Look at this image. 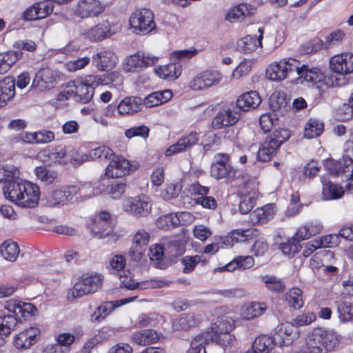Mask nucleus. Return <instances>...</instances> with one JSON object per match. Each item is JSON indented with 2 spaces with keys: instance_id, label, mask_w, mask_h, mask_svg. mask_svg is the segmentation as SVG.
<instances>
[{
  "instance_id": "09e8293b",
  "label": "nucleus",
  "mask_w": 353,
  "mask_h": 353,
  "mask_svg": "<svg viewBox=\"0 0 353 353\" xmlns=\"http://www.w3.org/2000/svg\"><path fill=\"white\" fill-rule=\"evenodd\" d=\"M0 252L6 260L13 262L19 256V248L16 242L7 240L1 245Z\"/></svg>"
},
{
  "instance_id": "2eb2a0df",
  "label": "nucleus",
  "mask_w": 353,
  "mask_h": 353,
  "mask_svg": "<svg viewBox=\"0 0 353 353\" xmlns=\"http://www.w3.org/2000/svg\"><path fill=\"white\" fill-rule=\"evenodd\" d=\"M330 69L334 73L346 75L353 72V54L343 52L332 57Z\"/></svg>"
},
{
  "instance_id": "864d4df0",
  "label": "nucleus",
  "mask_w": 353,
  "mask_h": 353,
  "mask_svg": "<svg viewBox=\"0 0 353 353\" xmlns=\"http://www.w3.org/2000/svg\"><path fill=\"white\" fill-rule=\"evenodd\" d=\"M77 189L74 196V201H83L89 198H91L94 194L103 191V189L99 188L95 190L91 183H85L81 187L74 185Z\"/></svg>"
},
{
  "instance_id": "8fccbe9b",
  "label": "nucleus",
  "mask_w": 353,
  "mask_h": 353,
  "mask_svg": "<svg viewBox=\"0 0 353 353\" xmlns=\"http://www.w3.org/2000/svg\"><path fill=\"white\" fill-rule=\"evenodd\" d=\"M21 52H7L0 53V73L7 72L11 67L19 60Z\"/></svg>"
},
{
  "instance_id": "2f4dec72",
  "label": "nucleus",
  "mask_w": 353,
  "mask_h": 353,
  "mask_svg": "<svg viewBox=\"0 0 353 353\" xmlns=\"http://www.w3.org/2000/svg\"><path fill=\"white\" fill-rule=\"evenodd\" d=\"M160 338L158 332L152 329L143 330L134 332L131 336V340L139 345H149L159 341Z\"/></svg>"
},
{
  "instance_id": "e433bc0d",
  "label": "nucleus",
  "mask_w": 353,
  "mask_h": 353,
  "mask_svg": "<svg viewBox=\"0 0 353 353\" xmlns=\"http://www.w3.org/2000/svg\"><path fill=\"white\" fill-rule=\"evenodd\" d=\"M68 148L65 146L59 145L52 149L43 150L40 153L42 161L47 163L61 162L65 157H68Z\"/></svg>"
},
{
  "instance_id": "c03bdc74",
  "label": "nucleus",
  "mask_w": 353,
  "mask_h": 353,
  "mask_svg": "<svg viewBox=\"0 0 353 353\" xmlns=\"http://www.w3.org/2000/svg\"><path fill=\"white\" fill-rule=\"evenodd\" d=\"M94 85L87 82L76 81L75 100L83 103L89 102L94 94Z\"/></svg>"
},
{
  "instance_id": "cd10ccee",
  "label": "nucleus",
  "mask_w": 353,
  "mask_h": 353,
  "mask_svg": "<svg viewBox=\"0 0 353 353\" xmlns=\"http://www.w3.org/2000/svg\"><path fill=\"white\" fill-rule=\"evenodd\" d=\"M261 103V97L256 91L247 92L236 100L237 107L244 112L256 108Z\"/></svg>"
},
{
  "instance_id": "f704fd0d",
  "label": "nucleus",
  "mask_w": 353,
  "mask_h": 353,
  "mask_svg": "<svg viewBox=\"0 0 353 353\" xmlns=\"http://www.w3.org/2000/svg\"><path fill=\"white\" fill-rule=\"evenodd\" d=\"M155 73L163 79L174 81L179 78L182 72V66L179 63H170L160 65L154 69Z\"/></svg>"
},
{
  "instance_id": "4be33fe9",
  "label": "nucleus",
  "mask_w": 353,
  "mask_h": 353,
  "mask_svg": "<svg viewBox=\"0 0 353 353\" xmlns=\"http://www.w3.org/2000/svg\"><path fill=\"white\" fill-rule=\"evenodd\" d=\"M91 230L97 238L104 239L108 237V242L110 243L116 242L119 237L118 234L113 232V228L110 222L94 220Z\"/></svg>"
},
{
  "instance_id": "393cba45",
  "label": "nucleus",
  "mask_w": 353,
  "mask_h": 353,
  "mask_svg": "<svg viewBox=\"0 0 353 353\" xmlns=\"http://www.w3.org/2000/svg\"><path fill=\"white\" fill-rule=\"evenodd\" d=\"M201 321V316L194 314H183L172 323V328L176 331H187L197 326Z\"/></svg>"
},
{
  "instance_id": "ea45409f",
  "label": "nucleus",
  "mask_w": 353,
  "mask_h": 353,
  "mask_svg": "<svg viewBox=\"0 0 353 353\" xmlns=\"http://www.w3.org/2000/svg\"><path fill=\"white\" fill-rule=\"evenodd\" d=\"M334 303L341 321L347 322L353 319V304L347 297L343 296Z\"/></svg>"
},
{
  "instance_id": "dca6fc26",
  "label": "nucleus",
  "mask_w": 353,
  "mask_h": 353,
  "mask_svg": "<svg viewBox=\"0 0 353 353\" xmlns=\"http://www.w3.org/2000/svg\"><path fill=\"white\" fill-rule=\"evenodd\" d=\"M123 77L118 72H105L99 75H88L86 81L94 87L99 85H110V88H115L120 90L123 85Z\"/></svg>"
},
{
  "instance_id": "f3484780",
  "label": "nucleus",
  "mask_w": 353,
  "mask_h": 353,
  "mask_svg": "<svg viewBox=\"0 0 353 353\" xmlns=\"http://www.w3.org/2000/svg\"><path fill=\"white\" fill-rule=\"evenodd\" d=\"M159 57L151 54L136 53L126 59L125 69L128 72H135L143 68L155 65Z\"/></svg>"
},
{
  "instance_id": "c9c22d12",
  "label": "nucleus",
  "mask_w": 353,
  "mask_h": 353,
  "mask_svg": "<svg viewBox=\"0 0 353 353\" xmlns=\"http://www.w3.org/2000/svg\"><path fill=\"white\" fill-rule=\"evenodd\" d=\"M321 181L323 185L322 196L324 200H332L341 198L345 190L343 188L332 183L325 176H321Z\"/></svg>"
},
{
  "instance_id": "7ed1b4c3",
  "label": "nucleus",
  "mask_w": 353,
  "mask_h": 353,
  "mask_svg": "<svg viewBox=\"0 0 353 353\" xmlns=\"http://www.w3.org/2000/svg\"><path fill=\"white\" fill-rule=\"evenodd\" d=\"M290 137V132L285 128H276L267 137L259 148L257 159L263 162L270 161L277 149Z\"/></svg>"
},
{
  "instance_id": "c85d7f7f",
  "label": "nucleus",
  "mask_w": 353,
  "mask_h": 353,
  "mask_svg": "<svg viewBox=\"0 0 353 353\" xmlns=\"http://www.w3.org/2000/svg\"><path fill=\"white\" fill-rule=\"evenodd\" d=\"M112 34L111 26L108 20L99 23L90 29L85 34L86 37L94 41H100Z\"/></svg>"
},
{
  "instance_id": "de8ad7c7",
  "label": "nucleus",
  "mask_w": 353,
  "mask_h": 353,
  "mask_svg": "<svg viewBox=\"0 0 353 353\" xmlns=\"http://www.w3.org/2000/svg\"><path fill=\"white\" fill-rule=\"evenodd\" d=\"M19 171L14 166L6 165L0 168V182H4L3 190L14 183H19L22 180L19 179Z\"/></svg>"
},
{
  "instance_id": "bb28decb",
  "label": "nucleus",
  "mask_w": 353,
  "mask_h": 353,
  "mask_svg": "<svg viewBox=\"0 0 353 353\" xmlns=\"http://www.w3.org/2000/svg\"><path fill=\"white\" fill-rule=\"evenodd\" d=\"M274 216V205L270 203L257 208L250 213V222L253 224H263L271 220Z\"/></svg>"
},
{
  "instance_id": "3c124183",
  "label": "nucleus",
  "mask_w": 353,
  "mask_h": 353,
  "mask_svg": "<svg viewBox=\"0 0 353 353\" xmlns=\"http://www.w3.org/2000/svg\"><path fill=\"white\" fill-rule=\"evenodd\" d=\"M285 301L288 305L294 309H299L303 305V292L298 288L290 289L285 294Z\"/></svg>"
},
{
  "instance_id": "4c0bfd02",
  "label": "nucleus",
  "mask_w": 353,
  "mask_h": 353,
  "mask_svg": "<svg viewBox=\"0 0 353 353\" xmlns=\"http://www.w3.org/2000/svg\"><path fill=\"white\" fill-rule=\"evenodd\" d=\"M267 310V305L263 302H251L244 304L241 309V316L246 320H250L265 313Z\"/></svg>"
},
{
  "instance_id": "b1692460",
  "label": "nucleus",
  "mask_w": 353,
  "mask_h": 353,
  "mask_svg": "<svg viewBox=\"0 0 353 353\" xmlns=\"http://www.w3.org/2000/svg\"><path fill=\"white\" fill-rule=\"evenodd\" d=\"M256 10V7L251 4L241 3L230 9L225 19L231 23L242 21L245 17L253 15Z\"/></svg>"
},
{
  "instance_id": "f8f14e48",
  "label": "nucleus",
  "mask_w": 353,
  "mask_h": 353,
  "mask_svg": "<svg viewBox=\"0 0 353 353\" xmlns=\"http://www.w3.org/2000/svg\"><path fill=\"white\" fill-rule=\"evenodd\" d=\"M150 234L144 229H138L132 236L129 256L134 261H139L144 256L150 242Z\"/></svg>"
},
{
  "instance_id": "39448f33",
  "label": "nucleus",
  "mask_w": 353,
  "mask_h": 353,
  "mask_svg": "<svg viewBox=\"0 0 353 353\" xmlns=\"http://www.w3.org/2000/svg\"><path fill=\"white\" fill-rule=\"evenodd\" d=\"M130 29L136 34L145 35L151 32L156 27L154 14L146 8L136 10L129 19Z\"/></svg>"
},
{
  "instance_id": "49530a36",
  "label": "nucleus",
  "mask_w": 353,
  "mask_h": 353,
  "mask_svg": "<svg viewBox=\"0 0 353 353\" xmlns=\"http://www.w3.org/2000/svg\"><path fill=\"white\" fill-rule=\"evenodd\" d=\"M321 330L316 329L310 333L305 340V348L309 353H321L323 352V338Z\"/></svg>"
},
{
  "instance_id": "473e14b6",
  "label": "nucleus",
  "mask_w": 353,
  "mask_h": 353,
  "mask_svg": "<svg viewBox=\"0 0 353 353\" xmlns=\"http://www.w3.org/2000/svg\"><path fill=\"white\" fill-rule=\"evenodd\" d=\"M93 61L95 62L98 68L105 70L115 65L117 57L111 50H103L93 57Z\"/></svg>"
},
{
  "instance_id": "052dcab7",
  "label": "nucleus",
  "mask_w": 353,
  "mask_h": 353,
  "mask_svg": "<svg viewBox=\"0 0 353 353\" xmlns=\"http://www.w3.org/2000/svg\"><path fill=\"white\" fill-rule=\"evenodd\" d=\"M301 241L297 239L296 233L288 242L281 243L280 249L285 255L292 256L301 250L300 241Z\"/></svg>"
},
{
  "instance_id": "e2e57ef3",
  "label": "nucleus",
  "mask_w": 353,
  "mask_h": 353,
  "mask_svg": "<svg viewBox=\"0 0 353 353\" xmlns=\"http://www.w3.org/2000/svg\"><path fill=\"white\" fill-rule=\"evenodd\" d=\"M180 223L177 214H168L160 216L157 221V225L162 229H168L177 226Z\"/></svg>"
},
{
  "instance_id": "338daca9",
  "label": "nucleus",
  "mask_w": 353,
  "mask_h": 353,
  "mask_svg": "<svg viewBox=\"0 0 353 353\" xmlns=\"http://www.w3.org/2000/svg\"><path fill=\"white\" fill-rule=\"evenodd\" d=\"M262 281L266 288L272 292H280L284 290L283 283L274 276L265 275L262 277Z\"/></svg>"
},
{
  "instance_id": "a211bd4d",
  "label": "nucleus",
  "mask_w": 353,
  "mask_h": 353,
  "mask_svg": "<svg viewBox=\"0 0 353 353\" xmlns=\"http://www.w3.org/2000/svg\"><path fill=\"white\" fill-rule=\"evenodd\" d=\"M105 170V175L109 178H121L129 174L130 170V161L122 156H113Z\"/></svg>"
},
{
  "instance_id": "13d9d810",
  "label": "nucleus",
  "mask_w": 353,
  "mask_h": 353,
  "mask_svg": "<svg viewBox=\"0 0 353 353\" xmlns=\"http://www.w3.org/2000/svg\"><path fill=\"white\" fill-rule=\"evenodd\" d=\"M323 345L327 351H332L338 347L340 342V336L334 331H323L321 330Z\"/></svg>"
},
{
  "instance_id": "20e7f679",
  "label": "nucleus",
  "mask_w": 353,
  "mask_h": 353,
  "mask_svg": "<svg viewBox=\"0 0 353 353\" xmlns=\"http://www.w3.org/2000/svg\"><path fill=\"white\" fill-rule=\"evenodd\" d=\"M300 62L293 58H285L268 66L266 77L272 81H281L286 78L296 81V71Z\"/></svg>"
},
{
  "instance_id": "0eeeda50",
  "label": "nucleus",
  "mask_w": 353,
  "mask_h": 353,
  "mask_svg": "<svg viewBox=\"0 0 353 353\" xmlns=\"http://www.w3.org/2000/svg\"><path fill=\"white\" fill-rule=\"evenodd\" d=\"M234 325V321L228 317L218 318L212 324L210 332L215 339V343L222 347L230 345L234 339V336L230 334Z\"/></svg>"
},
{
  "instance_id": "7c9ffc66",
  "label": "nucleus",
  "mask_w": 353,
  "mask_h": 353,
  "mask_svg": "<svg viewBox=\"0 0 353 353\" xmlns=\"http://www.w3.org/2000/svg\"><path fill=\"white\" fill-rule=\"evenodd\" d=\"M19 320L14 314L0 316V346L4 345L6 339L16 329Z\"/></svg>"
},
{
  "instance_id": "774afa93",
  "label": "nucleus",
  "mask_w": 353,
  "mask_h": 353,
  "mask_svg": "<svg viewBox=\"0 0 353 353\" xmlns=\"http://www.w3.org/2000/svg\"><path fill=\"white\" fill-rule=\"evenodd\" d=\"M180 261L183 265V272L184 274H189L194 270L196 266L201 261V256L199 255H186L182 257Z\"/></svg>"
},
{
  "instance_id": "aec40b11",
  "label": "nucleus",
  "mask_w": 353,
  "mask_h": 353,
  "mask_svg": "<svg viewBox=\"0 0 353 353\" xmlns=\"http://www.w3.org/2000/svg\"><path fill=\"white\" fill-rule=\"evenodd\" d=\"M295 336L293 324L286 323L276 326L273 337L275 345L281 347L290 345Z\"/></svg>"
},
{
  "instance_id": "6ab92c4d",
  "label": "nucleus",
  "mask_w": 353,
  "mask_h": 353,
  "mask_svg": "<svg viewBox=\"0 0 353 353\" xmlns=\"http://www.w3.org/2000/svg\"><path fill=\"white\" fill-rule=\"evenodd\" d=\"M199 140V134L192 131L188 134L181 137L176 143L168 148L165 151V155L169 157L180 152L188 151L194 145L197 144Z\"/></svg>"
},
{
  "instance_id": "6e6d98bb",
  "label": "nucleus",
  "mask_w": 353,
  "mask_h": 353,
  "mask_svg": "<svg viewBox=\"0 0 353 353\" xmlns=\"http://www.w3.org/2000/svg\"><path fill=\"white\" fill-rule=\"evenodd\" d=\"M185 241L183 239L170 240L165 245V250L171 257L181 255L185 250Z\"/></svg>"
},
{
  "instance_id": "9d476101",
  "label": "nucleus",
  "mask_w": 353,
  "mask_h": 353,
  "mask_svg": "<svg viewBox=\"0 0 353 353\" xmlns=\"http://www.w3.org/2000/svg\"><path fill=\"white\" fill-rule=\"evenodd\" d=\"M222 80V74L216 70H206L195 76L189 83L194 90H203L217 85Z\"/></svg>"
},
{
  "instance_id": "1a4fd4ad",
  "label": "nucleus",
  "mask_w": 353,
  "mask_h": 353,
  "mask_svg": "<svg viewBox=\"0 0 353 353\" xmlns=\"http://www.w3.org/2000/svg\"><path fill=\"white\" fill-rule=\"evenodd\" d=\"M210 176L216 180L235 177L236 171L228 154L217 153L214 155L210 167Z\"/></svg>"
},
{
  "instance_id": "423d86ee",
  "label": "nucleus",
  "mask_w": 353,
  "mask_h": 353,
  "mask_svg": "<svg viewBox=\"0 0 353 353\" xmlns=\"http://www.w3.org/2000/svg\"><path fill=\"white\" fill-rule=\"evenodd\" d=\"M152 201L146 194L125 197L122 202V209L134 217H145L152 210Z\"/></svg>"
},
{
  "instance_id": "c756f323",
  "label": "nucleus",
  "mask_w": 353,
  "mask_h": 353,
  "mask_svg": "<svg viewBox=\"0 0 353 353\" xmlns=\"http://www.w3.org/2000/svg\"><path fill=\"white\" fill-rule=\"evenodd\" d=\"M143 106L142 99L136 97H128L123 99L117 105L119 114H132L140 111Z\"/></svg>"
},
{
  "instance_id": "f257e3e1",
  "label": "nucleus",
  "mask_w": 353,
  "mask_h": 353,
  "mask_svg": "<svg viewBox=\"0 0 353 353\" xmlns=\"http://www.w3.org/2000/svg\"><path fill=\"white\" fill-rule=\"evenodd\" d=\"M5 197L21 208H34L38 204L40 190L38 185L21 181L4 189Z\"/></svg>"
},
{
  "instance_id": "4d7b16f0",
  "label": "nucleus",
  "mask_w": 353,
  "mask_h": 353,
  "mask_svg": "<svg viewBox=\"0 0 353 353\" xmlns=\"http://www.w3.org/2000/svg\"><path fill=\"white\" fill-rule=\"evenodd\" d=\"M126 181L122 179L119 181H112L107 185V192L114 199H118L125 193Z\"/></svg>"
},
{
  "instance_id": "f03ea898",
  "label": "nucleus",
  "mask_w": 353,
  "mask_h": 353,
  "mask_svg": "<svg viewBox=\"0 0 353 353\" xmlns=\"http://www.w3.org/2000/svg\"><path fill=\"white\" fill-rule=\"evenodd\" d=\"M304 82L312 83L321 88L323 85L326 87L339 86V79L334 76L326 77L320 68H310L308 65L303 64L299 65V69L296 71V83H303Z\"/></svg>"
},
{
  "instance_id": "4468645a",
  "label": "nucleus",
  "mask_w": 353,
  "mask_h": 353,
  "mask_svg": "<svg viewBox=\"0 0 353 353\" xmlns=\"http://www.w3.org/2000/svg\"><path fill=\"white\" fill-rule=\"evenodd\" d=\"M105 6L99 0H79L74 14L81 19L98 17L103 12Z\"/></svg>"
},
{
  "instance_id": "412c9836",
  "label": "nucleus",
  "mask_w": 353,
  "mask_h": 353,
  "mask_svg": "<svg viewBox=\"0 0 353 353\" xmlns=\"http://www.w3.org/2000/svg\"><path fill=\"white\" fill-rule=\"evenodd\" d=\"M135 296H132L123 299L117 300L114 301H106L99 305L97 310L95 311L92 315V321H99L101 319L105 318L109 314H110L114 309L121 306L124 304L132 302L135 299Z\"/></svg>"
},
{
  "instance_id": "0e129e2a",
  "label": "nucleus",
  "mask_w": 353,
  "mask_h": 353,
  "mask_svg": "<svg viewBox=\"0 0 353 353\" xmlns=\"http://www.w3.org/2000/svg\"><path fill=\"white\" fill-rule=\"evenodd\" d=\"M89 160H94L97 159H109L113 156V151L110 148L101 145L95 148H92L88 154Z\"/></svg>"
},
{
  "instance_id": "bf43d9fd",
  "label": "nucleus",
  "mask_w": 353,
  "mask_h": 353,
  "mask_svg": "<svg viewBox=\"0 0 353 353\" xmlns=\"http://www.w3.org/2000/svg\"><path fill=\"white\" fill-rule=\"evenodd\" d=\"M256 194L255 192H250L241 197L239 203V211L242 214H247L256 205Z\"/></svg>"
},
{
  "instance_id": "5701e85b",
  "label": "nucleus",
  "mask_w": 353,
  "mask_h": 353,
  "mask_svg": "<svg viewBox=\"0 0 353 353\" xmlns=\"http://www.w3.org/2000/svg\"><path fill=\"white\" fill-rule=\"evenodd\" d=\"M330 174L338 176L341 173L347 174L352 172L353 170V157L343 155L342 159L339 161L334 162L330 161L325 165Z\"/></svg>"
},
{
  "instance_id": "a18cd8bd",
  "label": "nucleus",
  "mask_w": 353,
  "mask_h": 353,
  "mask_svg": "<svg viewBox=\"0 0 353 353\" xmlns=\"http://www.w3.org/2000/svg\"><path fill=\"white\" fill-rule=\"evenodd\" d=\"M274 345V337L269 335H261L255 339L251 349L247 351H253L254 353H269Z\"/></svg>"
},
{
  "instance_id": "6e6552de",
  "label": "nucleus",
  "mask_w": 353,
  "mask_h": 353,
  "mask_svg": "<svg viewBox=\"0 0 353 353\" xmlns=\"http://www.w3.org/2000/svg\"><path fill=\"white\" fill-rule=\"evenodd\" d=\"M103 281V276L97 273L83 274L75 283L72 294L74 297H81L85 294L94 293L98 290Z\"/></svg>"
},
{
  "instance_id": "ddd939ff",
  "label": "nucleus",
  "mask_w": 353,
  "mask_h": 353,
  "mask_svg": "<svg viewBox=\"0 0 353 353\" xmlns=\"http://www.w3.org/2000/svg\"><path fill=\"white\" fill-rule=\"evenodd\" d=\"M56 78V73L51 68H41L35 74L30 90L41 92L50 90L54 86Z\"/></svg>"
},
{
  "instance_id": "58836bf2",
  "label": "nucleus",
  "mask_w": 353,
  "mask_h": 353,
  "mask_svg": "<svg viewBox=\"0 0 353 353\" xmlns=\"http://www.w3.org/2000/svg\"><path fill=\"white\" fill-rule=\"evenodd\" d=\"M210 342H214L215 339L210 330L201 332L196 335L190 343V353H207L205 345Z\"/></svg>"
},
{
  "instance_id": "9b49d317",
  "label": "nucleus",
  "mask_w": 353,
  "mask_h": 353,
  "mask_svg": "<svg viewBox=\"0 0 353 353\" xmlns=\"http://www.w3.org/2000/svg\"><path fill=\"white\" fill-rule=\"evenodd\" d=\"M77 189L74 185H65L48 192L46 200L49 206L64 205L74 202Z\"/></svg>"
},
{
  "instance_id": "603ef678",
  "label": "nucleus",
  "mask_w": 353,
  "mask_h": 353,
  "mask_svg": "<svg viewBox=\"0 0 353 353\" xmlns=\"http://www.w3.org/2000/svg\"><path fill=\"white\" fill-rule=\"evenodd\" d=\"M324 123L316 119H310L305 125L304 136L307 139H314L323 132Z\"/></svg>"
},
{
  "instance_id": "72a5a7b5",
  "label": "nucleus",
  "mask_w": 353,
  "mask_h": 353,
  "mask_svg": "<svg viewBox=\"0 0 353 353\" xmlns=\"http://www.w3.org/2000/svg\"><path fill=\"white\" fill-rule=\"evenodd\" d=\"M258 32H259V36L257 39L256 37L248 35L239 39L237 41L238 50L244 53H250L254 51L259 46H261L263 29L259 28Z\"/></svg>"
},
{
  "instance_id": "69168bd1",
  "label": "nucleus",
  "mask_w": 353,
  "mask_h": 353,
  "mask_svg": "<svg viewBox=\"0 0 353 353\" xmlns=\"http://www.w3.org/2000/svg\"><path fill=\"white\" fill-rule=\"evenodd\" d=\"M163 256V248L158 244L152 246L148 252V256L152 261H156L154 265L160 269L165 268L164 263L161 262Z\"/></svg>"
},
{
  "instance_id": "37998d69",
  "label": "nucleus",
  "mask_w": 353,
  "mask_h": 353,
  "mask_svg": "<svg viewBox=\"0 0 353 353\" xmlns=\"http://www.w3.org/2000/svg\"><path fill=\"white\" fill-rule=\"evenodd\" d=\"M15 95V79L12 77H6L0 81V103L6 104Z\"/></svg>"
},
{
  "instance_id": "79ce46f5",
  "label": "nucleus",
  "mask_w": 353,
  "mask_h": 353,
  "mask_svg": "<svg viewBox=\"0 0 353 353\" xmlns=\"http://www.w3.org/2000/svg\"><path fill=\"white\" fill-rule=\"evenodd\" d=\"M322 230L321 223L317 220H314L301 226L296 233L297 239L303 241L321 233Z\"/></svg>"
},
{
  "instance_id": "a878e982",
  "label": "nucleus",
  "mask_w": 353,
  "mask_h": 353,
  "mask_svg": "<svg viewBox=\"0 0 353 353\" xmlns=\"http://www.w3.org/2000/svg\"><path fill=\"white\" fill-rule=\"evenodd\" d=\"M239 119V114L230 109L221 110L212 121V126L215 129H220L225 126L235 124Z\"/></svg>"
},
{
  "instance_id": "680f3d73",
  "label": "nucleus",
  "mask_w": 353,
  "mask_h": 353,
  "mask_svg": "<svg viewBox=\"0 0 353 353\" xmlns=\"http://www.w3.org/2000/svg\"><path fill=\"white\" fill-rule=\"evenodd\" d=\"M181 190V185L179 183L167 184L160 192L159 196L165 201L176 198Z\"/></svg>"
},
{
  "instance_id": "5fc2aeb1",
  "label": "nucleus",
  "mask_w": 353,
  "mask_h": 353,
  "mask_svg": "<svg viewBox=\"0 0 353 353\" xmlns=\"http://www.w3.org/2000/svg\"><path fill=\"white\" fill-rule=\"evenodd\" d=\"M37 178L46 185L52 184L57 177L55 170L47 168L45 166H38L34 169Z\"/></svg>"
},
{
  "instance_id": "a19ab883",
  "label": "nucleus",
  "mask_w": 353,
  "mask_h": 353,
  "mask_svg": "<svg viewBox=\"0 0 353 353\" xmlns=\"http://www.w3.org/2000/svg\"><path fill=\"white\" fill-rule=\"evenodd\" d=\"M345 34L341 30H337L325 37V43L319 40L316 43V47H313L310 52H316L324 45L325 48L330 49L340 45L345 39ZM309 53V52H307Z\"/></svg>"
}]
</instances>
